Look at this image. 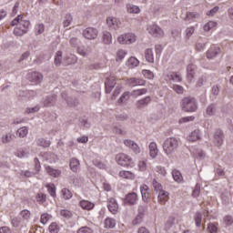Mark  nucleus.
<instances>
[{
  "label": "nucleus",
  "mask_w": 233,
  "mask_h": 233,
  "mask_svg": "<svg viewBox=\"0 0 233 233\" xmlns=\"http://www.w3.org/2000/svg\"><path fill=\"white\" fill-rule=\"evenodd\" d=\"M95 207L96 205L89 200H80V208H82L83 210H93Z\"/></svg>",
  "instance_id": "6ab92c4d"
},
{
  "label": "nucleus",
  "mask_w": 233,
  "mask_h": 233,
  "mask_svg": "<svg viewBox=\"0 0 233 233\" xmlns=\"http://www.w3.org/2000/svg\"><path fill=\"white\" fill-rule=\"evenodd\" d=\"M28 134V130L26 127H22L20 129H17L16 136L20 138H24Z\"/></svg>",
  "instance_id": "c9c22d12"
},
{
  "label": "nucleus",
  "mask_w": 233,
  "mask_h": 233,
  "mask_svg": "<svg viewBox=\"0 0 233 233\" xmlns=\"http://www.w3.org/2000/svg\"><path fill=\"white\" fill-rule=\"evenodd\" d=\"M93 164L95 167H96L99 169H106V164L103 162H100L98 159H94Z\"/></svg>",
  "instance_id": "5fc2aeb1"
},
{
  "label": "nucleus",
  "mask_w": 233,
  "mask_h": 233,
  "mask_svg": "<svg viewBox=\"0 0 233 233\" xmlns=\"http://www.w3.org/2000/svg\"><path fill=\"white\" fill-rule=\"evenodd\" d=\"M197 66L196 65H188L187 71V79L191 81L194 78V75L196 72Z\"/></svg>",
  "instance_id": "b1692460"
},
{
  "label": "nucleus",
  "mask_w": 233,
  "mask_h": 233,
  "mask_svg": "<svg viewBox=\"0 0 233 233\" xmlns=\"http://www.w3.org/2000/svg\"><path fill=\"white\" fill-rule=\"evenodd\" d=\"M200 139V131L198 129L192 131L187 137V141L196 142Z\"/></svg>",
  "instance_id": "412c9836"
},
{
  "label": "nucleus",
  "mask_w": 233,
  "mask_h": 233,
  "mask_svg": "<svg viewBox=\"0 0 233 233\" xmlns=\"http://www.w3.org/2000/svg\"><path fill=\"white\" fill-rule=\"evenodd\" d=\"M125 202L128 205H135L137 202V193H128L126 195Z\"/></svg>",
  "instance_id": "f3484780"
},
{
  "label": "nucleus",
  "mask_w": 233,
  "mask_h": 233,
  "mask_svg": "<svg viewBox=\"0 0 233 233\" xmlns=\"http://www.w3.org/2000/svg\"><path fill=\"white\" fill-rule=\"evenodd\" d=\"M129 97H130V93L126 92L124 93V95L121 96L120 99H118V102L124 103L125 101L128 100Z\"/></svg>",
  "instance_id": "0e129e2a"
},
{
  "label": "nucleus",
  "mask_w": 233,
  "mask_h": 233,
  "mask_svg": "<svg viewBox=\"0 0 233 233\" xmlns=\"http://www.w3.org/2000/svg\"><path fill=\"white\" fill-rule=\"evenodd\" d=\"M117 41H118V44H121V45L134 44L136 42V35L131 33L122 34L120 36H118Z\"/></svg>",
  "instance_id": "39448f33"
},
{
  "label": "nucleus",
  "mask_w": 233,
  "mask_h": 233,
  "mask_svg": "<svg viewBox=\"0 0 233 233\" xmlns=\"http://www.w3.org/2000/svg\"><path fill=\"white\" fill-rule=\"evenodd\" d=\"M116 162L117 163L118 166H121L124 167L132 168L135 167L134 159H132L130 156L124 153L116 155Z\"/></svg>",
  "instance_id": "20e7f679"
},
{
  "label": "nucleus",
  "mask_w": 233,
  "mask_h": 233,
  "mask_svg": "<svg viewBox=\"0 0 233 233\" xmlns=\"http://www.w3.org/2000/svg\"><path fill=\"white\" fill-rule=\"evenodd\" d=\"M137 167H138V170H139L140 172H145L146 169L147 168V165L146 161H144V160H140V161L138 162Z\"/></svg>",
  "instance_id": "864d4df0"
},
{
  "label": "nucleus",
  "mask_w": 233,
  "mask_h": 233,
  "mask_svg": "<svg viewBox=\"0 0 233 233\" xmlns=\"http://www.w3.org/2000/svg\"><path fill=\"white\" fill-rule=\"evenodd\" d=\"M51 218H52V216H51L50 214H48V213H44V214L41 215L40 222L45 225V224H46L48 221H50Z\"/></svg>",
  "instance_id": "c03bdc74"
},
{
  "label": "nucleus",
  "mask_w": 233,
  "mask_h": 233,
  "mask_svg": "<svg viewBox=\"0 0 233 233\" xmlns=\"http://www.w3.org/2000/svg\"><path fill=\"white\" fill-rule=\"evenodd\" d=\"M118 177L122 179L134 180L136 178V175L134 172L128 170H121L118 172Z\"/></svg>",
  "instance_id": "2eb2a0df"
},
{
  "label": "nucleus",
  "mask_w": 233,
  "mask_h": 233,
  "mask_svg": "<svg viewBox=\"0 0 233 233\" xmlns=\"http://www.w3.org/2000/svg\"><path fill=\"white\" fill-rule=\"evenodd\" d=\"M15 137L9 133V134H5L1 137V141L3 142V144H9L11 141L14 140Z\"/></svg>",
  "instance_id": "473e14b6"
},
{
  "label": "nucleus",
  "mask_w": 233,
  "mask_h": 233,
  "mask_svg": "<svg viewBox=\"0 0 233 233\" xmlns=\"http://www.w3.org/2000/svg\"><path fill=\"white\" fill-rule=\"evenodd\" d=\"M198 15L194 12L187 13V16L185 17V21L193 22L196 18H198Z\"/></svg>",
  "instance_id": "58836bf2"
},
{
  "label": "nucleus",
  "mask_w": 233,
  "mask_h": 233,
  "mask_svg": "<svg viewBox=\"0 0 233 233\" xmlns=\"http://www.w3.org/2000/svg\"><path fill=\"white\" fill-rule=\"evenodd\" d=\"M196 117L194 116H185L183 118L178 119V124H183V123H188L190 121H194Z\"/></svg>",
  "instance_id": "13d9d810"
},
{
  "label": "nucleus",
  "mask_w": 233,
  "mask_h": 233,
  "mask_svg": "<svg viewBox=\"0 0 233 233\" xmlns=\"http://www.w3.org/2000/svg\"><path fill=\"white\" fill-rule=\"evenodd\" d=\"M127 52L124 49H120L116 53V62H121L127 56Z\"/></svg>",
  "instance_id": "c85d7f7f"
},
{
  "label": "nucleus",
  "mask_w": 233,
  "mask_h": 233,
  "mask_svg": "<svg viewBox=\"0 0 233 233\" xmlns=\"http://www.w3.org/2000/svg\"><path fill=\"white\" fill-rule=\"evenodd\" d=\"M115 77L111 76L110 78H107L106 82H105V87L106 89V93H110L111 90H113L115 86Z\"/></svg>",
  "instance_id": "aec40b11"
},
{
  "label": "nucleus",
  "mask_w": 233,
  "mask_h": 233,
  "mask_svg": "<svg viewBox=\"0 0 233 233\" xmlns=\"http://www.w3.org/2000/svg\"><path fill=\"white\" fill-rule=\"evenodd\" d=\"M60 216H62L63 218H69L72 217V212L71 211H68V210H62L60 211Z\"/></svg>",
  "instance_id": "69168bd1"
},
{
  "label": "nucleus",
  "mask_w": 233,
  "mask_h": 233,
  "mask_svg": "<svg viewBox=\"0 0 233 233\" xmlns=\"http://www.w3.org/2000/svg\"><path fill=\"white\" fill-rule=\"evenodd\" d=\"M49 233H58L59 232V226L57 223L53 222L51 225L48 227Z\"/></svg>",
  "instance_id": "a19ab883"
},
{
  "label": "nucleus",
  "mask_w": 233,
  "mask_h": 233,
  "mask_svg": "<svg viewBox=\"0 0 233 233\" xmlns=\"http://www.w3.org/2000/svg\"><path fill=\"white\" fill-rule=\"evenodd\" d=\"M150 102H151V97H149V96L142 98V99L138 100V102H137V108H144Z\"/></svg>",
  "instance_id": "5701e85b"
},
{
  "label": "nucleus",
  "mask_w": 233,
  "mask_h": 233,
  "mask_svg": "<svg viewBox=\"0 0 233 233\" xmlns=\"http://www.w3.org/2000/svg\"><path fill=\"white\" fill-rule=\"evenodd\" d=\"M148 147H149V156H150V157H152L153 159L157 157V156H158L157 144H156L155 142H151L149 144Z\"/></svg>",
  "instance_id": "a211bd4d"
},
{
  "label": "nucleus",
  "mask_w": 233,
  "mask_h": 233,
  "mask_svg": "<svg viewBox=\"0 0 233 233\" xmlns=\"http://www.w3.org/2000/svg\"><path fill=\"white\" fill-rule=\"evenodd\" d=\"M61 59H62V52L58 51L56 52V55L55 56V65L56 66L61 65Z\"/></svg>",
  "instance_id": "4d7b16f0"
},
{
  "label": "nucleus",
  "mask_w": 233,
  "mask_h": 233,
  "mask_svg": "<svg viewBox=\"0 0 233 233\" xmlns=\"http://www.w3.org/2000/svg\"><path fill=\"white\" fill-rule=\"evenodd\" d=\"M167 78L174 82H182V76L179 75V73H170L167 75Z\"/></svg>",
  "instance_id": "2f4dec72"
},
{
  "label": "nucleus",
  "mask_w": 233,
  "mask_h": 233,
  "mask_svg": "<svg viewBox=\"0 0 233 233\" xmlns=\"http://www.w3.org/2000/svg\"><path fill=\"white\" fill-rule=\"evenodd\" d=\"M173 90L175 92H177V94H183V92H184V88L182 86H177V85L173 86Z\"/></svg>",
  "instance_id": "774afa93"
},
{
  "label": "nucleus",
  "mask_w": 233,
  "mask_h": 233,
  "mask_svg": "<svg viewBox=\"0 0 233 233\" xmlns=\"http://www.w3.org/2000/svg\"><path fill=\"white\" fill-rule=\"evenodd\" d=\"M216 110H217V108L214 104L208 106V108H206V116H214L216 113Z\"/></svg>",
  "instance_id": "e433bc0d"
},
{
  "label": "nucleus",
  "mask_w": 233,
  "mask_h": 233,
  "mask_svg": "<svg viewBox=\"0 0 233 233\" xmlns=\"http://www.w3.org/2000/svg\"><path fill=\"white\" fill-rule=\"evenodd\" d=\"M62 196H63L64 199L68 200V199H71L72 193L67 188H64V189H62Z\"/></svg>",
  "instance_id": "8fccbe9b"
},
{
  "label": "nucleus",
  "mask_w": 233,
  "mask_h": 233,
  "mask_svg": "<svg viewBox=\"0 0 233 233\" xmlns=\"http://www.w3.org/2000/svg\"><path fill=\"white\" fill-rule=\"evenodd\" d=\"M79 166H80V164H79L78 159L73 158V159L70 160L69 167H70V169H72L73 172H77L78 169H79Z\"/></svg>",
  "instance_id": "c756f323"
},
{
  "label": "nucleus",
  "mask_w": 233,
  "mask_h": 233,
  "mask_svg": "<svg viewBox=\"0 0 233 233\" xmlns=\"http://www.w3.org/2000/svg\"><path fill=\"white\" fill-rule=\"evenodd\" d=\"M139 190H140V195H142L143 202L149 203V201H151V198H152V193L148 186L144 184L140 186Z\"/></svg>",
  "instance_id": "423d86ee"
},
{
  "label": "nucleus",
  "mask_w": 233,
  "mask_h": 233,
  "mask_svg": "<svg viewBox=\"0 0 233 233\" xmlns=\"http://www.w3.org/2000/svg\"><path fill=\"white\" fill-rule=\"evenodd\" d=\"M217 24L215 21H209L208 24L204 25V30L206 32L210 31L216 27Z\"/></svg>",
  "instance_id": "49530a36"
},
{
  "label": "nucleus",
  "mask_w": 233,
  "mask_h": 233,
  "mask_svg": "<svg viewBox=\"0 0 233 233\" xmlns=\"http://www.w3.org/2000/svg\"><path fill=\"white\" fill-rule=\"evenodd\" d=\"M72 21H73V18H72L71 15H69V14L66 15L63 21V26L68 27L71 25Z\"/></svg>",
  "instance_id": "a18cd8bd"
},
{
  "label": "nucleus",
  "mask_w": 233,
  "mask_h": 233,
  "mask_svg": "<svg viewBox=\"0 0 233 233\" xmlns=\"http://www.w3.org/2000/svg\"><path fill=\"white\" fill-rule=\"evenodd\" d=\"M147 93V89H146V88L137 89V90L132 91L131 96L133 97H137L140 96H145Z\"/></svg>",
  "instance_id": "f704fd0d"
},
{
  "label": "nucleus",
  "mask_w": 233,
  "mask_h": 233,
  "mask_svg": "<svg viewBox=\"0 0 233 233\" xmlns=\"http://www.w3.org/2000/svg\"><path fill=\"white\" fill-rule=\"evenodd\" d=\"M179 146V142L175 137L167 138L163 144V150L167 155L170 156L174 152H176L177 147Z\"/></svg>",
  "instance_id": "7ed1b4c3"
},
{
  "label": "nucleus",
  "mask_w": 233,
  "mask_h": 233,
  "mask_svg": "<svg viewBox=\"0 0 233 233\" xmlns=\"http://www.w3.org/2000/svg\"><path fill=\"white\" fill-rule=\"evenodd\" d=\"M46 171L52 177H59V176L61 175V171L59 169H54L50 167H46Z\"/></svg>",
  "instance_id": "393cba45"
},
{
  "label": "nucleus",
  "mask_w": 233,
  "mask_h": 233,
  "mask_svg": "<svg viewBox=\"0 0 233 233\" xmlns=\"http://www.w3.org/2000/svg\"><path fill=\"white\" fill-rule=\"evenodd\" d=\"M224 135L222 134V131L220 129H217L214 139H215V144L217 147H221V145L224 142Z\"/></svg>",
  "instance_id": "dca6fc26"
},
{
  "label": "nucleus",
  "mask_w": 233,
  "mask_h": 233,
  "mask_svg": "<svg viewBox=\"0 0 233 233\" xmlns=\"http://www.w3.org/2000/svg\"><path fill=\"white\" fill-rule=\"evenodd\" d=\"M27 154H28L27 149L21 148L17 150L16 157L18 158H23L25 157H27Z\"/></svg>",
  "instance_id": "603ef678"
},
{
  "label": "nucleus",
  "mask_w": 233,
  "mask_h": 233,
  "mask_svg": "<svg viewBox=\"0 0 233 233\" xmlns=\"http://www.w3.org/2000/svg\"><path fill=\"white\" fill-rule=\"evenodd\" d=\"M127 84L132 87H135L137 86H145L146 81L138 78H131L127 81Z\"/></svg>",
  "instance_id": "4be33fe9"
},
{
  "label": "nucleus",
  "mask_w": 233,
  "mask_h": 233,
  "mask_svg": "<svg viewBox=\"0 0 233 233\" xmlns=\"http://www.w3.org/2000/svg\"><path fill=\"white\" fill-rule=\"evenodd\" d=\"M220 53H221L220 47L212 46L211 47H209L208 52H206V57H208V59H214Z\"/></svg>",
  "instance_id": "f8f14e48"
},
{
  "label": "nucleus",
  "mask_w": 233,
  "mask_h": 233,
  "mask_svg": "<svg viewBox=\"0 0 233 233\" xmlns=\"http://www.w3.org/2000/svg\"><path fill=\"white\" fill-rule=\"evenodd\" d=\"M153 187H154V190H156L157 192H161V191H165L163 190V187L162 185L157 182V180H153Z\"/></svg>",
  "instance_id": "3c124183"
},
{
  "label": "nucleus",
  "mask_w": 233,
  "mask_h": 233,
  "mask_svg": "<svg viewBox=\"0 0 233 233\" xmlns=\"http://www.w3.org/2000/svg\"><path fill=\"white\" fill-rule=\"evenodd\" d=\"M28 81L34 83V85H38L43 79V76L40 73L31 72L27 75Z\"/></svg>",
  "instance_id": "9d476101"
},
{
  "label": "nucleus",
  "mask_w": 233,
  "mask_h": 233,
  "mask_svg": "<svg viewBox=\"0 0 233 233\" xmlns=\"http://www.w3.org/2000/svg\"><path fill=\"white\" fill-rule=\"evenodd\" d=\"M127 12L129 14H138L140 12L139 7L134 5H127Z\"/></svg>",
  "instance_id": "4c0bfd02"
},
{
  "label": "nucleus",
  "mask_w": 233,
  "mask_h": 233,
  "mask_svg": "<svg viewBox=\"0 0 233 233\" xmlns=\"http://www.w3.org/2000/svg\"><path fill=\"white\" fill-rule=\"evenodd\" d=\"M181 110H183L186 113H194L198 110V104L196 101V98L192 97H185L183 100H181Z\"/></svg>",
  "instance_id": "f03ea898"
},
{
  "label": "nucleus",
  "mask_w": 233,
  "mask_h": 233,
  "mask_svg": "<svg viewBox=\"0 0 233 233\" xmlns=\"http://www.w3.org/2000/svg\"><path fill=\"white\" fill-rule=\"evenodd\" d=\"M35 200L39 204H44L46 201V195H45L44 193H38L35 197Z\"/></svg>",
  "instance_id": "37998d69"
},
{
  "label": "nucleus",
  "mask_w": 233,
  "mask_h": 233,
  "mask_svg": "<svg viewBox=\"0 0 233 233\" xmlns=\"http://www.w3.org/2000/svg\"><path fill=\"white\" fill-rule=\"evenodd\" d=\"M156 172L158 173L162 177H166L167 170L165 167H162L161 166H158L156 167Z\"/></svg>",
  "instance_id": "052dcab7"
},
{
  "label": "nucleus",
  "mask_w": 233,
  "mask_h": 233,
  "mask_svg": "<svg viewBox=\"0 0 233 233\" xmlns=\"http://www.w3.org/2000/svg\"><path fill=\"white\" fill-rule=\"evenodd\" d=\"M46 187H47L48 193L49 195L52 196V198L56 197V187L54 184H47V186H46Z\"/></svg>",
  "instance_id": "de8ad7c7"
},
{
  "label": "nucleus",
  "mask_w": 233,
  "mask_h": 233,
  "mask_svg": "<svg viewBox=\"0 0 233 233\" xmlns=\"http://www.w3.org/2000/svg\"><path fill=\"white\" fill-rule=\"evenodd\" d=\"M145 58H146V61L148 63H153L155 61L152 49H146Z\"/></svg>",
  "instance_id": "7c9ffc66"
},
{
  "label": "nucleus",
  "mask_w": 233,
  "mask_h": 233,
  "mask_svg": "<svg viewBox=\"0 0 233 233\" xmlns=\"http://www.w3.org/2000/svg\"><path fill=\"white\" fill-rule=\"evenodd\" d=\"M83 35L87 40H95L97 37V30L93 27H87L83 31Z\"/></svg>",
  "instance_id": "1a4fd4ad"
},
{
  "label": "nucleus",
  "mask_w": 233,
  "mask_h": 233,
  "mask_svg": "<svg viewBox=\"0 0 233 233\" xmlns=\"http://www.w3.org/2000/svg\"><path fill=\"white\" fill-rule=\"evenodd\" d=\"M194 31H196L194 26L187 27V29L185 30V34H186L187 37L189 38L191 35H193Z\"/></svg>",
  "instance_id": "e2e57ef3"
},
{
  "label": "nucleus",
  "mask_w": 233,
  "mask_h": 233,
  "mask_svg": "<svg viewBox=\"0 0 233 233\" xmlns=\"http://www.w3.org/2000/svg\"><path fill=\"white\" fill-rule=\"evenodd\" d=\"M208 229L209 233H217L218 232V224L209 223L208 225Z\"/></svg>",
  "instance_id": "6e6d98bb"
},
{
  "label": "nucleus",
  "mask_w": 233,
  "mask_h": 233,
  "mask_svg": "<svg viewBox=\"0 0 233 233\" xmlns=\"http://www.w3.org/2000/svg\"><path fill=\"white\" fill-rule=\"evenodd\" d=\"M143 218H144V216H142V215L137 216L135 220H133V225L136 226V225L140 224L142 222Z\"/></svg>",
  "instance_id": "338daca9"
},
{
  "label": "nucleus",
  "mask_w": 233,
  "mask_h": 233,
  "mask_svg": "<svg viewBox=\"0 0 233 233\" xmlns=\"http://www.w3.org/2000/svg\"><path fill=\"white\" fill-rule=\"evenodd\" d=\"M11 26H16L14 29V35L21 36L27 33L28 27L30 26V21L24 20L23 15H20L11 21Z\"/></svg>",
  "instance_id": "f257e3e1"
},
{
  "label": "nucleus",
  "mask_w": 233,
  "mask_h": 233,
  "mask_svg": "<svg viewBox=\"0 0 233 233\" xmlns=\"http://www.w3.org/2000/svg\"><path fill=\"white\" fill-rule=\"evenodd\" d=\"M107 208L112 215H116L119 210V205L115 198H108Z\"/></svg>",
  "instance_id": "9b49d317"
},
{
  "label": "nucleus",
  "mask_w": 233,
  "mask_h": 233,
  "mask_svg": "<svg viewBox=\"0 0 233 233\" xmlns=\"http://www.w3.org/2000/svg\"><path fill=\"white\" fill-rule=\"evenodd\" d=\"M106 25L108 28H111L112 30H116L120 28L121 26V22L119 18L114 17V16H108L106 18Z\"/></svg>",
  "instance_id": "6e6552de"
},
{
  "label": "nucleus",
  "mask_w": 233,
  "mask_h": 233,
  "mask_svg": "<svg viewBox=\"0 0 233 233\" xmlns=\"http://www.w3.org/2000/svg\"><path fill=\"white\" fill-rule=\"evenodd\" d=\"M169 200V193L166 190L158 191V203L160 205H166V203Z\"/></svg>",
  "instance_id": "4468645a"
},
{
  "label": "nucleus",
  "mask_w": 233,
  "mask_h": 233,
  "mask_svg": "<svg viewBox=\"0 0 233 233\" xmlns=\"http://www.w3.org/2000/svg\"><path fill=\"white\" fill-rule=\"evenodd\" d=\"M201 221H202L201 214L200 213H197L195 215V224L197 225L198 228H200Z\"/></svg>",
  "instance_id": "bf43d9fd"
},
{
  "label": "nucleus",
  "mask_w": 233,
  "mask_h": 233,
  "mask_svg": "<svg viewBox=\"0 0 233 233\" xmlns=\"http://www.w3.org/2000/svg\"><path fill=\"white\" fill-rule=\"evenodd\" d=\"M77 233H93V230L89 227L86 226L77 229Z\"/></svg>",
  "instance_id": "680f3d73"
},
{
  "label": "nucleus",
  "mask_w": 233,
  "mask_h": 233,
  "mask_svg": "<svg viewBox=\"0 0 233 233\" xmlns=\"http://www.w3.org/2000/svg\"><path fill=\"white\" fill-rule=\"evenodd\" d=\"M37 145H38L39 147H50L51 142H50V141H47V140H45L44 138H39V139L37 140Z\"/></svg>",
  "instance_id": "09e8293b"
},
{
  "label": "nucleus",
  "mask_w": 233,
  "mask_h": 233,
  "mask_svg": "<svg viewBox=\"0 0 233 233\" xmlns=\"http://www.w3.org/2000/svg\"><path fill=\"white\" fill-rule=\"evenodd\" d=\"M105 228H114L116 226V221L114 218H107L104 222Z\"/></svg>",
  "instance_id": "cd10ccee"
},
{
  "label": "nucleus",
  "mask_w": 233,
  "mask_h": 233,
  "mask_svg": "<svg viewBox=\"0 0 233 233\" xmlns=\"http://www.w3.org/2000/svg\"><path fill=\"white\" fill-rule=\"evenodd\" d=\"M138 65H139V61L135 56H131V57L128 58L127 66L129 68H131V69L135 68L136 66H138Z\"/></svg>",
  "instance_id": "bb28decb"
},
{
  "label": "nucleus",
  "mask_w": 233,
  "mask_h": 233,
  "mask_svg": "<svg viewBox=\"0 0 233 233\" xmlns=\"http://www.w3.org/2000/svg\"><path fill=\"white\" fill-rule=\"evenodd\" d=\"M171 175L173 176L175 182H177V183L183 182V177H182V174L179 172V170L174 169L173 172H171Z\"/></svg>",
  "instance_id": "a878e982"
},
{
  "label": "nucleus",
  "mask_w": 233,
  "mask_h": 233,
  "mask_svg": "<svg viewBox=\"0 0 233 233\" xmlns=\"http://www.w3.org/2000/svg\"><path fill=\"white\" fill-rule=\"evenodd\" d=\"M124 144L126 147H127L128 148H131L133 153L135 154H139L141 153V149H139V147L137 146V144H136L134 141H132L131 139H125L124 140Z\"/></svg>",
  "instance_id": "ddd939ff"
},
{
  "label": "nucleus",
  "mask_w": 233,
  "mask_h": 233,
  "mask_svg": "<svg viewBox=\"0 0 233 233\" xmlns=\"http://www.w3.org/2000/svg\"><path fill=\"white\" fill-rule=\"evenodd\" d=\"M44 31H45V25H44V24H37V25H35V35H36L43 34Z\"/></svg>",
  "instance_id": "79ce46f5"
},
{
  "label": "nucleus",
  "mask_w": 233,
  "mask_h": 233,
  "mask_svg": "<svg viewBox=\"0 0 233 233\" xmlns=\"http://www.w3.org/2000/svg\"><path fill=\"white\" fill-rule=\"evenodd\" d=\"M113 37L111 36V34L107 31H105L102 35V40L104 41V44L109 45L112 42Z\"/></svg>",
  "instance_id": "72a5a7b5"
},
{
  "label": "nucleus",
  "mask_w": 233,
  "mask_h": 233,
  "mask_svg": "<svg viewBox=\"0 0 233 233\" xmlns=\"http://www.w3.org/2000/svg\"><path fill=\"white\" fill-rule=\"evenodd\" d=\"M142 75L145 76L147 79L152 80L155 78V75L148 69H143L142 70Z\"/></svg>",
  "instance_id": "ea45409f"
},
{
  "label": "nucleus",
  "mask_w": 233,
  "mask_h": 233,
  "mask_svg": "<svg viewBox=\"0 0 233 233\" xmlns=\"http://www.w3.org/2000/svg\"><path fill=\"white\" fill-rule=\"evenodd\" d=\"M147 31H148V34L154 37H162L164 35L163 30L157 25H148Z\"/></svg>",
  "instance_id": "0eeeda50"
}]
</instances>
